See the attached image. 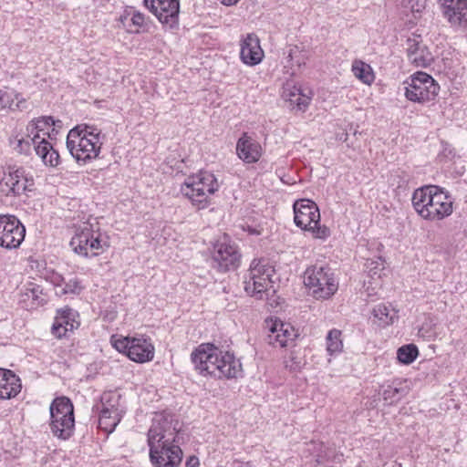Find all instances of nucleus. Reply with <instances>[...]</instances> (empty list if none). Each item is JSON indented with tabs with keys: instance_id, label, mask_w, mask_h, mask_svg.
Instances as JSON below:
<instances>
[{
	"instance_id": "nucleus-1",
	"label": "nucleus",
	"mask_w": 467,
	"mask_h": 467,
	"mask_svg": "<svg viewBox=\"0 0 467 467\" xmlns=\"http://www.w3.org/2000/svg\"><path fill=\"white\" fill-rule=\"evenodd\" d=\"M200 374L214 378L233 379L241 376L242 364L234 354L223 352L213 344L200 345L191 355Z\"/></svg>"
},
{
	"instance_id": "nucleus-2",
	"label": "nucleus",
	"mask_w": 467,
	"mask_h": 467,
	"mask_svg": "<svg viewBox=\"0 0 467 467\" xmlns=\"http://www.w3.org/2000/svg\"><path fill=\"white\" fill-rule=\"evenodd\" d=\"M411 202L415 212L427 221L443 220L453 212L452 198L437 185H425L416 189Z\"/></svg>"
},
{
	"instance_id": "nucleus-3",
	"label": "nucleus",
	"mask_w": 467,
	"mask_h": 467,
	"mask_svg": "<svg viewBox=\"0 0 467 467\" xmlns=\"http://www.w3.org/2000/svg\"><path fill=\"white\" fill-rule=\"evenodd\" d=\"M102 144L101 131L93 126L78 125L67 136V148L78 163L97 159Z\"/></svg>"
},
{
	"instance_id": "nucleus-4",
	"label": "nucleus",
	"mask_w": 467,
	"mask_h": 467,
	"mask_svg": "<svg viewBox=\"0 0 467 467\" xmlns=\"http://www.w3.org/2000/svg\"><path fill=\"white\" fill-rule=\"evenodd\" d=\"M219 187L214 174L201 171L185 179L181 186V192L197 210H202L209 206L210 196L217 192Z\"/></svg>"
},
{
	"instance_id": "nucleus-5",
	"label": "nucleus",
	"mask_w": 467,
	"mask_h": 467,
	"mask_svg": "<svg viewBox=\"0 0 467 467\" xmlns=\"http://www.w3.org/2000/svg\"><path fill=\"white\" fill-rule=\"evenodd\" d=\"M70 245L75 253L88 257L99 255L109 246V244L108 237L99 228L94 229L93 224L86 222L77 228Z\"/></svg>"
},
{
	"instance_id": "nucleus-6",
	"label": "nucleus",
	"mask_w": 467,
	"mask_h": 467,
	"mask_svg": "<svg viewBox=\"0 0 467 467\" xmlns=\"http://www.w3.org/2000/svg\"><path fill=\"white\" fill-rule=\"evenodd\" d=\"M49 410V427L52 434L63 441L72 437L75 431V416L71 400L65 396L56 398L51 402Z\"/></svg>"
},
{
	"instance_id": "nucleus-7",
	"label": "nucleus",
	"mask_w": 467,
	"mask_h": 467,
	"mask_svg": "<svg viewBox=\"0 0 467 467\" xmlns=\"http://www.w3.org/2000/svg\"><path fill=\"white\" fill-rule=\"evenodd\" d=\"M294 221L296 226L312 233L315 238L327 239L330 230L320 224V213L317 205L310 200H300L294 204Z\"/></svg>"
},
{
	"instance_id": "nucleus-8",
	"label": "nucleus",
	"mask_w": 467,
	"mask_h": 467,
	"mask_svg": "<svg viewBox=\"0 0 467 467\" xmlns=\"http://www.w3.org/2000/svg\"><path fill=\"white\" fill-rule=\"evenodd\" d=\"M275 268L267 260L254 259L250 265L248 275L244 277V290L252 296L262 299L264 293L272 288V276Z\"/></svg>"
},
{
	"instance_id": "nucleus-9",
	"label": "nucleus",
	"mask_w": 467,
	"mask_h": 467,
	"mask_svg": "<svg viewBox=\"0 0 467 467\" xmlns=\"http://www.w3.org/2000/svg\"><path fill=\"white\" fill-rule=\"evenodd\" d=\"M305 285L312 290V295L317 299H327L333 296L338 287L334 273L328 266L314 265L305 272Z\"/></svg>"
},
{
	"instance_id": "nucleus-10",
	"label": "nucleus",
	"mask_w": 467,
	"mask_h": 467,
	"mask_svg": "<svg viewBox=\"0 0 467 467\" xmlns=\"http://www.w3.org/2000/svg\"><path fill=\"white\" fill-rule=\"evenodd\" d=\"M55 120L52 117H40L28 123V130H37L42 137L35 146L36 155L41 158L46 165L56 167L59 163V154L47 140L51 131H54Z\"/></svg>"
},
{
	"instance_id": "nucleus-11",
	"label": "nucleus",
	"mask_w": 467,
	"mask_h": 467,
	"mask_svg": "<svg viewBox=\"0 0 467 467\" xmlns=\"http://www.w3.org/2000/svg\"><path fill=\"white\" fill-rule=\"evenodd\" d=\"M178 422L171 415L156 413L148 431V445L153 447V453H158L160 442H179Z\"/></svg>"
},
{
	"instance_id": "nucleus-12",
	"label": "nucleus",
	"mask_w": 467,
	"mask_h": 467,
	"mask_svg": "<svg viewBox=\"0 0 467 467\" xmlns=\"http://www.w3.org/2000/svg\"><path fill=\"white\" fill-rule=\"evenodd\" d=\"M406 98L413 102L423 103L433 99L439 91V85L425 72H417L406 81Z\"/></svg>"
},
{
	"instance_id": "nucleus-13",
	"label": "nucleus",
	"mask_w": 467,
	"mask_h": 467,
	"mask_svg": "<svg viewBox=\"0 0 467 467\" xmlns=\"http://www.w3.org/2000/svg\"><path fill=\"white\" fill-rule=\"evenodd\" d=\"M34 179L24 168L8 167L0 181V192L6 195L19 196L31 192Z\"/></svg>"
},
{
	"instance_id": "nucleus-14",
	"label": "nucleus",
	"mask_w": 467,
	"mask_h": 467,
	"mask_svg": "<svg viewBox=\"0 0 467 467\" xmlns=\"http://www.w3.org/2000/svg\"><path fill=\"white\" fill-rule=\"evenodd\" d=\"M25 235L26 228L15 215L0 214V246L6 249L17 248Z\"/></svg>"
},
{
	"instance_id": "nucleus-15",
	"label": "nucleus",
	"mask_w": 467,
	"mask_h": 467,
	"mask_svg": "<svg viewBox=\"0 0 467 467\" xmlns=\"http://www.w3.org/2000/svg\"><path fill=\"white\" fill-rule=\"evenodd\" d=\"M144 5L161 24L167 25L170 28L178 25L179 0H144Z\"/></svg>"
},
{
	"instance_id": "nucleus-16",
	"label": "nucleus",
	"mask_w": 467,
	"mask_h": 467,
	"mask_svg": "<svg viewBox=\"0 0 467 467\" xmlns=\"http://www.w3.org/2000/svg\"><path fill=\"white\" fill-rule=\"evenodd\" d=\"M179 442H160L158 453L150 447V459L155 467H178L182 460V451Z\"/></svg>"
},
{
	"instance_id": "nucleus-17",
	"label": "nucleus",
	"mask_w": 467,
	"mask_h": 467,
	"mask_svg": "<svg viewBox=\"0 0 467 467\" xmlns=\"http://www.w3.org/2000/svg\"><path fill=\"white\" fill-rule=\"evenodd\" d=\"M409 61L418 67H427L433 61V56L420 35L413 34L406 41Z\"/></svg>"
},
{
	"instance_id": "nucleus-18",
	"label": "nucleus",
	"mask_w": 467,
	"mask_h": 467,
	"mask_svg": "<svg viewBox=\"0 0 467 467\" xmlns=\"http://www.w3.org/2000/svg\"><path fill=\"white\" fill-rule=\"evenodd\" d=\"M266 328L269 333L267 335V342L275 348L286 347L289 341H293L296 337L294 327L278 319H267L265 321Z\"/></svg>"
},
{
	"instance_id": "nucleus-19",
	"label": "nucleus",
	"mask_w": 467,
	"mask_h": 467,
	"mask_svg": "<svg viewBox=\"0 0 467 467\" xmlns=\"http://www.w3.org/2000/svg\"><path fill=\"white\" fill-rule=\"evenodd\" d=\"M79 324L78 312L66 306L57 311L51 331L56 337L61 338L65 337L68 331H73L78 328Z\"/></svg>"
},
{
	"instance_id": "nucleus-20",
	"label": "nucleus",
	"mask_w": 467,
	"mask_h": 467,
	"mask_svg": "<svg viewBox=\"0 0 467 467\" xmlns=\"http://www.w3.org/2000/svg\"><path fill=\"white\" fill-rule=\"evenodd\" d=\"M240 58L248 66L258 65L264 58V50L260 46V40L254 33L247 34L240 44Z\"/></svg>"
},
{
	"instance_id": "nucleus-21",
	"label": "nucleus",
	"mask_w": 467,
	"mask_h": 467,
	"mask_svg": "<svg viewBox=\"0 0 467 467\" xmlns=\"http://www.w3.org/2000/svg\"><path fill=\"white\" fill-rule=\"evenodd\" d=\"M439 3L451 26H467V0H439Z\"/></svg>"
},
{
	"instance_id": "nucleus-22",
	"label": "nucleus",
	"mask_w": 467,
	"mask_h": 467,
	"mask_svg": "<svg viewBox=\"0 0 467 467\" xmlns=\"http://www.w3.org/2000/svg\"><path fill=\"white\" fill-rule=\"evenodd\" d=\"M213 260L222 271H228L239 265L240 254L234 244L219 243L215 246Z\"/></svg>"
},
{
	"instance_id": "nucleus-23",
	"label": "nucleus",
	"mask_w": 467,
	"mask_h": 467,
	"mask_svg": "<svg viewBox=\"0 0 467 467\" xmlns=\"http://www.w3.org/2000/svg\"><path fill=\"white\" fill-rule=\"evenodd\" d=\"M282 98L292 109L303 112L306 110L312 99V97L304 93L299 87L289 82L283 87Z\"/></svg>"
},
{
	"instance_id": "nucleus-24",
	"label": "nucleus",
	"mask_w": 467,
	"mask_h": 467,
	"mask_svg": "<svg viewBox=\"0 0 467 467\" xmlns=\"http://www.w3.org/2000/svg\"><path fill=\"white\" fill-rule=\"evenodd\" d=\"M128 357L132 361L144 363L150 361L154 357V347L149 339L133 337Z\"/></svg>"
},
{
	"instance_id": "nucleus-25",
	"label": "nucleus",
	"mask_w": 467,
	"mask_h": 467,
	"mask_svg": "<svg viewBox=\"0 0 467 467\" xmlns=\"http://www.w3.org/2000/svg\"><path fill=\"white\" fill-rule=\"evenodd\" d=\"M238 157L246 163L256 162L261 156V146L258 142L247 136L246 133L238 140L236 144Z\"/></svg>"
},
{
	"instance_id": "nucleus-26",
	"label": "nucleus",
	"mask_w": 467,
	"mask_h": 467,
	"mask_svg": "<svg viewBox=\"0 0 467 467\" xmlns=\"http://www.w3.org/2000/svg\"><path fill=\"white\" fill-rule=\"evenodd\" d=\"M21 381L18 376L9 369L0 368V399L8 400L21 391Z\"/></svg>"
},
{
	"instance_id": "nucleus-27",
	"label": "nucleus",
	"mask_w": 467,
	"mask_h": 467,
	"mask_svg": "<svg viewBox=\"0 0 467 467\" xmlns=\"http://www.w3.org/2000/svg\"><path fill=\"white\" fill-rule=\"evenodd\" d=\"M19 301L24 307L33 309L44 305L46 298L41 286L29 282L21 288Z\"/></svg>"
},
{
	"instance_id": "nucleus-28",
	"label": "nucleus",
	"mask_w": 467,
	"mask_h": 467,
	"mask_svg": "<svg viewBox=\"0 0 467 467\" xmlns=\"http://www.w3.org/2000/svg\"><path fill=\"white\" fill-rule=\"evenodd\" d=\"M27 108L26 99L13 88L0 89V109L22 111Z\"/></svg>"
},
{
	"instance_id": "nucleus-29",
	"label": "nucleus",
	"mask_w": 467,
	"mask_h": 467,
	"mask_svg": "<svg viewBox=\"0 0 467 467\" xmlns=\"http://www.w3.org/2000/svg\"><path fill=\"white\" fill-rule=\"evenodd\" d=\"M99 410H110L124 413V409L120 404V395L116 391H107L101 395L100 406H97Z\"/></svg>"
},
{
	"instance_id": "nucleus-30",
	"label": "nucleus",
	"mask_w": 467,
	"mask_h": 467,
	"mask_svg": "<svg viewBox=\"0 0 467 467\" xmlns=\"http://www.w3.org/2000/svg\"><path fill=\"white\" fill-rule=\"evenodd\" d=\"M123 414L110 410H99V426L104 431L111 433L119 422L120 421Z\"/></svg>"
},
{
	"instance_id": "nucleus-31",
	"label": "nucleus",
	"mask_w": 467,
	"mask_h": 467,
	"mask_svg": "<svg viewBox=\"0 0 467 467\" xmlns=\"http://www.w3.org/2000/svg\"><path fill=\"white\" fill-rule=\"evenodd\" d=\"M352 72L358 79L367 85H370L375 79L371 67L361 60L353 61Z\"/></svg>"
},
{
	"instance_id": "nucleus-32",
	"label": "nucleus",
	"mask_w": 467,
	"mask_h": 467,
	"mask_svg": "<svg viewBox=\"0 0 467 467\" xmlns=\"http://www.w3.org/2000/svg\"><path fill=\"white\" fill-rule=\"evenodd\" d=\"M373 315L379 320L380 326L390 325L397 317V312L384 304L376 306L373 309Z\"/></svg>"
},
{
	"instance_id": "nucleus-33",
	"label": "nucleus",
	"mask_w": 467,
	"mask_h": 467,
	"mask_svg": "<svg viewBox=\"0 0 467 467\" xmlns=\"http://www.w3.org/2000/svg\"><path fill=\"white\" fill-rule=\"evenodd\" d=\"M426 7V0H401L400 8L401 14L409 16L412 15L414 18H417V15L420 14Z\"/></svg>"
},
{
	"instance_id": "nucleus-34",
	"label": "nucleus",
	"mask_w": 467,
	"mask_h": 467,
	"mask_svg": "<svg viewBox=\"0 0 467 467\" xmlns=\"http://www.w3.org/2000/svg\"><path fill=\"white\" fill-rule=\"evenodd\" d=\"M341 331L338 329H331L326 337L327 350L330 355L341 352L343 348V342L341 339Z\"/></svg>"
},
{
	"instance_id": "nucleus-35",
	"label": "nucleus",
	"mask_w": 467,
	"mask_h": 467,
	"mask_svg": "<svg viewBox=\"0 0 467 467\" xmlns=\"http://www.w3.org/2000/svg\"><path fill=\"white\" fill-rule=\"evenodd\" d=\"M419 350L414 344H408L400 347L397 351V358L402 364H410L418 357Z\"/></svg>"
},
{
	"instance_id": "nucleus-36",
	"label": "nucleus",
	"mask_w": 467,
	"mask_h": 467,
	"mask_svg": "<svg viewBox=\"0 0 467 467\" xmlns=\"http://www.w3.org/2000/svg\"><path fill=\"white\" fill-rule=\"evenodd\" d=\"M366 271L371 278H380L386 269L385 261L382 257L368 259L365 264Z\"/></svg>"
},
{
	"instance_id": "nucleus-37",
	"label": "nucleus",
	"mask_w": 467,
	"mask_h": 467,
	"mask_svg": "<svg viewBox=\"0 0 467 467\" xmlns=\"http://www.w3.org/2000/svg\"><path fill=\"white\" fill-rule=\"evenodd\" d=\"M82 290L81 281L78 277H72L65 282L64 287L57 291V295H79Z\"/></svg>"
},
{
	"instance_id": "nucleus-38",
	"label": "nucleus",
	"mask_w": 467,
	"mask_h": 467,
	"mask_svg": "<svg viewBox=\"0 0 467 467\" xmlns=\"http://www.w3.org/2000/svg\"><path fill=\"white\" fill-rule=\"evenodd\" d=\"M306 364L304 358L296 351H291L285 360V366L291 371L300 370Z\"/></svg>"
},
{
	"instance_id": "nucleus-39",
	"label": "nucleus",
	"mask_w": 467,
	"mask_h": 467,
	"mask_svg": "<svg viewBox=\"0 0 467 467\" xmlns=\"http://www.w3.org/2000/svg\"><path fill=\"white\" fill-rule=\"evenodd\" d=\"M132 339H133V337H118L117 336H112L111 338H110V342H111V345L119 352L126 353L128 355L129 354V350H130V346H131L130 343H131Z\"/></svg>"
},
{
	"instance_id": "nucleus-40",
	"label": "nucleus",
	"mask_w": 467,
	"mask_h": 467,
	"mask_svg": "<svg viewBox=\"0 0 467 467\" xmlns=\"http://www.w3.org/2000/svg\"><path fill=\"white\" fill-rule=\"evenodd\" d=\"M401 392H403V389H401L392 387V386H388L383 390L382 397H383L384 400L389 401L391 404V403L397 402L400 400V398L402 396Z\"/></svg>"
},
{
	"instance_id": "nucleus-41",
	"label": "nucleus",
	"mask_w": 467,
	"mask_h": 467,
	"mask_svg": "<svg viewBox=\"0 0 467 467\" xmlns=\"http://www.w3.org/2000/svg\"><path fill=\"white\" fill-rule=\"evenodd\" d=\"M15 143V150H16L19 153L25 154L30 152L31 145H33L32 140H30L27 137H21L19 139H16Z\"/></svg>"
},
{
	"instance_id": "nucleus-42",
	"label": "nucleus",
	"mask_w": 467,
	"mask_h": 467,
	"mask_svg": "<svg viewBox=\"0 0 467 467\" xmlns=\"http://www.w3.org/2000/svg\"><path fill=\"white\" fill-rule=\"evenodd\" d=\"M128 16H131V23L137 28H142L146 25V17L144 14L133 10L131 13H128ZM135 32L139 33V29H136Z\"/></svg>"
},
{
	"instance_id": "nucleus-43",
	"label": "nucleus",
	"mask_w": 467,
	"mask_h": 467,
	"mask_svg": "<svg viewBox=\"0 0 467 467\" xmlns=\"http://www.w3.org/2000/svg\"><path fill=\"white\" fill-rule=\"evenodd\" d=\"M51 282L56 286L57 292L58 290H62V287H64L65 285V277L61 275L60 274L55 273L51 276Z\"/></svg>"
},
{
	"instance_id": "nucleus-44",
	"label": "nucleus",
	"mask_w": 467,
	"mask_h": 467,
	"mask_svg": "<svg viewBox=\"0 0 467 467\" xmlns=\"http://www.w3.org/2000/svg\"><path fill=\"white\" fill-rule=\"evenodd\" d=\"M26 137H27L30 140H32V143L34 147L41 140L42 137L37 130H29L28 125L26 126Z\"/></svg>"
},
{
	"instance_id": "nucleus-45",
	"label": "nucleus",
	"mask_w": 467,
	"mask_h": 467,
	"mask_svg": "<svg viewBox=\"0 0 467 467\" xmlns=\"http://www.w3.org/2000/svg\"><path fill=\"white\" fill-rule=\"evenodd\" d=\"M232 467H254L250 462L234 461Z\"/></svg>"
},
{
	"instance_id": "nucleus-46",
	"label": "nucleus",
	"mask_w": 467,
	"mask_h": 467,
	"mask_svg": "<svg viewBox=\"0 0 467 467\" xmlns=\"http://www.w3.org/2000/svg\"><path fill=\"white\" fill-rule=\"evenodd\" d=\"M223 5H236L240 0H219Z\"/></svg>"
},
{
	"instance_id": "nucleus-47",
	"label": "nucleus",
	"mask_w": 467,
	"mask_h": 467,
	"mask_svg": "<svg viewBox=\"0 0 467 467\" xmlns=\"http://www.w3.org/2000/svg\"><path fill=\"white\" fill-rule=\"evenodd\" d=\"M317 457L318 459H321V460H322V459H324V458L326 457V454H325V453H323V451H320L317 454Z\"/></svg>"
},
{
	"instance_id": "nucleus-48",
	"label": "nucleus",
	"mask_w": 467,
	"mask_h": 467,
	"mask_svg": "<svg viewBox=\"0 0 467 467\" xmlns=\"http://www.w3.org/2000/svg\"><path fill=\"white\" fill-rule=\"evenodd\" d=\"M315 447H320V449L323 447V443H313Z\"/></svg>"
},
{
	"instance_id": "nucleus-49",
	"label": "nucleus",
	"mask_w": 467,
	"mask_h": 467,
	"mask_svg": "<svg viewBox=\"0 0 467 467\" xmlns=\"http://www.w3.org/2000/svg\"><path fill=\"white\" fill-rule=\"evenodd\" d=\"M250 233H251V234H259L258 232H256V231H254V230L250 231Z\"/></svg>"
},
{
	"instance_id": "nucleus-50",
	"label": "nucleus",
	"mask_w": 467,
	"mask_h": 467,
	"mask_svg": "<svg viewBox=\"0 0 467 467\" xmlns=\"http://www.w3.org/2000/svg\"><path fill=\"white\" fill-rule=\"evenodd\" d=\"M190 464H191V462H187V465H188L189 467H195L194 465L190 466Z\"/></svg>"
}]
</instances>
